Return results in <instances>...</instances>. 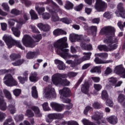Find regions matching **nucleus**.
<instances>
[{"label":"nucleus","mask_w":125,"mask_h":125,"mask_svg":"<svg viewBox=\"0 0 125 125\" xmlns=\"http://www.w3.org/2000/svg\"><path fill=\"white\" fill-rule=\"evenodd\" d=\"M53 46L55 48H57V52L59 55H60L62 58L66 60L69 58H75L74 61L72 60H67L66 61V64L70 65V67H76L77 65L81 64L82 62L86 61V60H89L90 59V56H91V53H83L84 55L82 58L79 59L80 56L77 55H70L69 49L67 48L69 47L68 46V43H67V37H63L57 40L54 42Z\"/></svg>","instance_id":"nucleus-1"},{"label":"nucleus","mask_w":125,"mask_h":125,"mask_svg":"<svg viewBox=\"0 0 125 125\" xmlns=\"http://www.w3.org/2000/svg\"><path fill=\"white\" fill-rule=\"evenodd\" d=\"M115 28L107 26L103 28L100 31L101 35H106L104 41L106 45H99L98 46V49L100 51H111L118 47V42L119 39L117 37H115Z\"/></svg>","instance_id":"nucleus-2"},{"label":"nucleus","mask_w":125,"mask_h":125,"mask_svg":"<svg viewBox=\"0 0 125 125\" xmlns=\"http://www.w3.org/2000/svg\"><path fill=\"white\" fill-rule=\"evenodd\" d=\"M33 38L36 40V41H34L29 35H24L22 40L23 44L26 47H35L37 45L36 42H38L42 40V35H34L33 36Z\"/></svg>","instance_id":"nucleus-3"},{"label":"nucleus","mask_w":125,"mask_h":125,"mask_svg":"<svg viewBox=\"0 0 125 125\" xmlns=\"http://www.w3.org/2000/svg\"><path fill=\"white\" fill-rule=\"evenodd\" d=\"M67 78L66 74L56 73L52 76V82L55 85L62 84V85L68 86L70 84V81L67 79H63Z\"/></svg>","instance_id":"nucleus-4"},{"label":"nucleus","mask_w":125,"mask_h":125,"mask_svg":"<svg viewBox=\"0 0 125 125\" xmlns=\"http://www.w3.org/2000/svg\"><path fill=\"white\" fill-rule=\"evenodd\" d=\"M15 21H16V22H17V28L12 27V31L14 36L19 38V37H20V31H19L18 29H21L22 25H23V24H24L25 22H24V21H23V19L21 18L16 19V21L13 19H10L8 20V21L9 26H14L15 24Z\"/></svg>","instance_id":"nucleus-5"},{"label":"nucleus","mask_w":125,"mask_h":125,"mask_svg":"<svg viewBox=\"0 0 125 125\" xmlns=\"http://www.w3.org/2000/svg\"><path fill=\"white\" fill-rule=\"evenodd\" d=\"M3 40L6 42L8 48H11L12 46L15 45L17 47H19V48H21L22 50L24 49V47L22 46L20 42L13 39L11 36L5 35L3 37Z\"/></svg>","instance_id":"nucleus-6"},{"label":"nucleus","mask_w":125,"mask_h":125,"mask_svg":"<svg viewBox=\"0 0 125 125\" xmlns=\"http://www.w3.org/2000/svg\"><path fill=\"white\" fill-rule=\"evenodd\" d=\"M3 80H6L3 83L7 86H16V85H18V82L10 74L6 75Z\"/></svg>","instance_id":"nucleus-7"},{"label":"nucleus","mask_w":125,"mask_h":125,"mask_svg":"<svg viewBox=\"0 0 125 125\" xmlns=\"http://www.w3.org/2000/svg\"><path fill=\"white\" fill-rule=\"evenodd\" d=\"M44 97L49 99L50 98H56V92L54 88L51 87V86L46 87L43 94Z\"/></svg>","instance_id":"nucleus-8"},{"label":"nucleus","mask_w":125,"mask_h":125,"mask_svg":"<svg viewBox=\"0 0 125 125\" xmlns=\"http://www.w3.org/2000/svg\"><path fill=\"white\" fill-rule=\"evenodd\" d=\"M23 104L26 105L27 109H32V111L34 112L36 117L39 118L42 117V114L41 113V110H40L39 107L37 106H32V104L28 103L27 102H24Z\"/></svg>","instance_id":"nucleus-9"},{"label":"nucleus","mask_w":125,"mask_h":125,"mask_svg":"<svg viewBox=\"0 0 125 125\" xmlns=\"http://www.w3.org/2000/svg\"><path fill=\"white\" fill-rule=\"evenodd\" d=\"M106 7L107 4L105 2L102 1V0H96L95 8L97 11L99 12L103 11Z\"/></svg>","instance_id":"nucleus-10"},{"label":"nucleus","mask_w":125,"mask_h":125,"mask_svg":"<svg viewBox=\"0 0 125 125\" xmlns=\"http://www.w3.org/2000/svg\"><path fill=\"white\" fill-rule=\"evenodd\" d=\"M114 72L118 75H121V78L125 79V69L123 65H117L115 67Z\"/></svg>","instance_id":"nucleus-11"},{"label":"nucleus","mask_w":125,"mask_h":125,"mask_svg":"<svg viewBox=\"0 0 125 125\" xmlns=\"http://www.w3.org/2000/svg\"><path fill=\"white\" fill-rule=\"evenodd\" d=\"M108 81L110 85H112V86H114L115 88L119 87V86H121V85H122V84L123 83V81H119L117 83V82H118V79L115 77H111L109 78Z\"/></svg>","instance_id":"nucleus-12"},{"label":"nucleus","mask_w":125,"mask_h":125,"mask_svg":"<svg viewBox=\"0 0 125 125\" xmlns=\"http://www.w3.org/2000/svg\"><path fill=\"white\" fill-rule=\"evenodd\" d=\"M51 108L57 112H61L64 107L63 104H60L55 102H52L50 103Z\"/></svg>","instance_id":"nucleus-13"},{"label":"nucleus","mask_w":125,"mask_h":125,"mask_svg":"<svg viewBox=\"0 0 125 125\" xmlns=\"http://www.w3.org/2000/svg\"><path fill=\"white\" fill-rule=\"evenodd\" d=\"M90 41V40L88 38L83 40V41L81 42L80 44L81 47H82L83 49H84V50H92V45H91V44H85V42H88Z\"/></svg>","instance_id":"nucleus-14"},{"label":"nucleus","mask_w":125,"mask_h":125,"mask_svg":"<svg viewBox=\"0 0 125 125\" xmlns=\"http://www.w3.org/2000/svg\"><path fill=\"white\" fill-rule=\"evenodd\" d=\"M69 40L71 42H82L84 39H83L82 36L72 33L70 35Z\"/></svg>","instance_id":"nucleus-15"},{"label":"nucleus","mask_w":125,"mask_h":125,"mask_svg":"<svg viewBox=\"0 0 125 125\" xmlns=\"http://www.w3.org/2000/svg\"><path fill=\"white\" fill-rule=\"evenodd\" d=\"M0 110L2 111H5L7 106H6V103L4 101L3 99V97H2V91L0 89Z\"/></svg>","instance_id":"nucleus-16"},{"label":"nucleus","mask_w":125,"mask_h":125,"mask_svg":"<svg viewBox=\"0 0 125 125\" xmlns=\"http://www.w3.org/2000/svg\"><path fill=\"white\" fill-rule=\"evenodd\" d=\"M54 62L56 65H58L57 68L59 70H63L66 69V65L62 61L58 59H56L54 60Z\"/></svg>","instance_id":"nucleus-17"},{"label":"nucleus","mask_w":125,"mask_h":125,"mask_svg":"<svg viewBox=\"0 0 125 125\" xmlns=\"http://www.w3.org/2000/svg\"><path fill=\"white\" fill-rule=\"evenodd\" d=\"M91 118L94 121H99V120L103 118V112L101 111H96L93 114Z\"/></svg>","instance_id":"nucleus-18"},{"label":"nucleus","mask_w":125,"mask_h":125,"mask_svg":"<svg viewBox=\"0 0 125 125\" xmlns=\"http://www.w3.org/2000/svg\"><path fill=\"white\" fill-rule=\"evenodd\" d=\"M50 2L54 6V9L55 10V12H59L60 13L61 12V11H62V10L61 9L59 6L56 3H55L54 1H53L52 0H47L46 2L42 3V4H46L49 3Z\"/></svg>","instance_id":"nucleus-19"},{"label":"nucleus","mask_w":125,"mask_h":125,"mask_svg":"<svg viewBox=\"0 0 125 125\" xmlns=\"http://www.w3.org/2000/svg\"><path fill=\"white\" fill-rule=\"evenodd\" d=\"M40 54H41V53L39 50L35 52H29L26 55V58L27 59H34V58H36Z\"/></svg>","instance_id":"nucleus-20"},{"label":"nucleus","mask_w":125,"mask_h":125,"mask_svg":"<svg viewBox=\"0 0 125 125\" xmlns=\"http://www.w3.org/2000/svg\"><path fill=\"white\" fill-rule=\"evenodd\" d=\"M59 93L61 95V98L62 96H63V97H68L70 93V89L64 87L62 90L59 91Z\"/></svg>","instance_id":"nucleus-21"},{"label":"nucleus","mask_w":125,"mask_h":125,"mask_svg":"<svg viewBox=\"0 0 125 125\" xmlns=\"http://www.w3.org/2000/svg\"><path fill=\"white\" fill-rule=\"evenodd\" d=\"M81 91L83 93L87 94L89 91V84L88 82H85L84 84H82L81 86Z\"/></svg>","instance_id":"nucleus-22"},{"label":"nucleus","mask_w":125,"mask_h":125,"mask_svg":"<svg viewBox=\"0 0 125 125\" xmlns=\"http://www.w3.org/2000/svg\"><path fill=\"white\" fill-rule=\"evenodd\" d=\"M37 27L42 31H43L44 32H47V31L49 30L50 29V27L48 24H43L42 23H38L37 24Z\"/></svg>","instance_id":"nucleus-23"},{"label":"nucleus","mask_w":125,"mask_h":125,"mask_svg":"<svg viewBox=\"0 0 125 125\" xmlns=\"http://www.w3.org/2000/svg\"><path fill=\"white\" fill-rule=\"evenodd\" d=\"M94 62L96 64H107L108 63H112L113 62V60H102L98 58H96L94 60Z\"/></svg>","instance_id":"nucleus-24"},{"label":"nucleus","mask_w":125,"mask_h":125,"mask_svg":"<svg viewBox=\"0 0 125 125\" xmlns=\"http://www.w3.org/2000/svg\"><path fill=\"white\" fill-rule=\"evenodd\" d=\"M107 122L111 125H116L118 123V118L117 116H111L106 119Z\"/></svg>","instance_id":"nucleus-25"},{"label":"nucleus","mask_w":125,"mask_h":125,"mask_svg":"<svg viewBox=\"0 0 125 125\" xmlns=\"http://www.w3.org/2000/svg\"><path fill=\"white\" fill-rule=\"evenodd\" d=\"M53 34L55 37H57L60 35H66L67 32L62 29H57L53 31Z\"/></svg>","instance_id":"nucleus-26"},{"label":"nucleus","mask_w":125,"mask_h":125,"mask_svg":"<svg viewBox=\"0 0 125 125\" xmlns=\"http://www.w3.org/2000/svg\"><path fill=\"white\" fill-rule=\"evenodd\" d=\"M9 109L11 114H15V113H16L15 102L14 100H12L11 104L9 105Z\"/></svg>","instance_id":"nucleus-27"},{"label":"nucleus","mask_w":125,"mask_h":125,"mask_svg":"<svg viewBox=\"0 0 125 125\" xmlns=\"http://www.w3.org/2000/svg\"><path fill=\"white\" fill-rule=\"evenodd\" d=\"M38 73L36 72H31L29 80L30 82H37L38 81Z\"/></svg>","instance_id":"nucleus-28"},{"label":"nucleus","mask_w":125,"mask_h":125,"mask_svg":"<svg viewBox=\"0 0 125 125\" xmlns=\"http://www.w3.org/2000/svg\"><path fill=\"white\" fill-rule=\"evenodd\" d=\"M29 13L32 20H37V19H39V17H38V15L37 14V13H36L34 10L31 9L29 11Z\"/></svg>","instance_id":"nucleus-29"},{"label":"nucleus","mask_w":125,"mask_h":125,"mask_svg":"<svg viewBox=\"0 0 125 125\" xmlns=\"http://www.w3.org/2000/svg\"><path fill=\"white\" fill-rule=\"evenodd\" d=\"M32 96L34 98H38L39 96L38 95V91L37 90V87L36 86L32 87L31 91Z\"/></svg>","instance_id":"nucleus-30"},{"label":"nucleus","mask_w":125,"mask_h":125,"mask_svg":"<svg viewBox=\"0 0 125 125\" xmlns=\"http://www.w3.org/2000/svg\"><path fill=\"white\" fill-rule=\"evenodd\" d=\"M35 9L39 15H42V12L45 11V9L44 7L40 8V7L38 6V4L36 5Z\"/></svg>","instance_id":"nucleus-31"},{"label":"nucleus","mask_w":125,"mask_h":125,"mask_svg":"<svg viewBox=\"0 0 125 125\" xmlns=\"http://www.w3.org/2000/svg\"><path fill=\"white\" fill-rule=\"evenodd\" d=\"M73 7H74V5L72 2L66 1L65 3V5L64 6V8L65 9H67V10H70L71 9H73Z\"/></svg>","instance_id":"nucleus-32"},{"label":"nucleus","mask_w":125,"mask_h":125,"mask_svg":"<svg viewBox=\"0 0 125 125\" xmlns=\"http://www.w3.org/2000/svg\"><path fill=\"white\" fill-rule=\"evenodd\" d=\"M14 120L16 122H21L24 120V115L23 114H17L14 116Z\"/></svg>","instance_id":"nucleus-33"},{"label":"nucleus","mask_w":125,"mask_h":125,"mask_svg":"<svg viewBox=\"0 0 125 125\" xmlns=\"http://www.w3.org/2000/svg\"><path fill=\"white\" fill-rule=\"evenodd\" d=\"M3 125H15L12 118L10 117L6 119L3 123Z\"/></svg>","instance_id":"nucleus-34"},{"label":"nucleus","mask_w":125,"mask_h":125,"mask_svg":"<svg viewBox=\"0 0 125 125\" xmlns=\"http://www.w3.org/2000/svg\"><path fill=\"white\" fill-rule=\"evenodd\" d=\"M91 73H98V74L101 73V68L100 66H96L92 68L90 70Z\"/></svg>","instance_id":"nucleus-35"},{"label":"nucleus","mask_w":125,"mask_h":125,"mask_svg":"<svg viewBox=\"0 0 125 125\" xmlns=\"http://www.w3.org/2000/svg\"><path fill=\"white\" fill-rule=\"evenodd\" d=\"M125 96L123 94H120L119 95L118 97L117 98V101L119 103L122 104L123 102L125 101Z\"/></svg>","instance_id":"nucleus-36"},{"label":"nucleus","mask_w":125,"mask_h":125,"mask_svg":"<svg viewBox=\"0 0 125 125\" xmlns=\"http://www.w3.org/2000/svg\"><path fill=\"white\" fill-rule=\"evenodd\" d=\"M102 98L103 100H107L109 98V95H108V93L106 90H103L102 92Z\"/></svg>","instance_id":"nucleus-37"},{"label":"nucleus","mask_w":125,"mask_h":125,"mask_svg":"<svg viewBox=\"0 0 125 125\" xmlns=\"http://www.w3.org/2000/svg\"><path fill=\"white\" fill-rule=\"evenodd\" d=\"M25 115L28 118H32V117H34L35 116L34 112L30 109L26 110Z\"/></svg>","instance_id":"nucleus-38"},{"label":"nucleus","mask_w":125,"mask_h":125,"mask_svg":"<svg viewBox=\"0 0 125 125\" xmlns=\"http://www.w3.org/2000/svg\"><path fill=\"white\" fill-rule=\"evenodd\" d=\"M117 8L118 9V11H116V12H122L125 10V8H124V5L123 4V3H119L117 5Z\"/></svg>","instance_id":"nucleus-39"},{"label":"nucleus","mask_w":125,"mask_h":125,"mask_svg":"<svg viewBox=\"0 0 125 125\" xmlns=\"http://www.w3.org/2000/svg\"><path fill=\"white\" fill-rule=\"evenodd\" d=\"M3 93L4 94H5L6 98H7L8 99H11V94L9 91L5 89L3 90Z\"/></svg>","instance_id":"nucleus-40"},{"label":"nucleus","mask_w":125,"mask_h":125,"mask_svg":"<svg viewBox=\"0 0 125 125\" xmlns=\"http://www.w3.org/2000/svg\"><path fill=\"white\" fill-rule=\"evenodd\" d=\"M51 20L52 22H57L58 21H60V19L59 18V17H58V15L55 14L52 16Z\"/></svg>","instance_id":"nucleus-41"},{"label":"nucleus","mask_w":125,"mask_h":125,"mask_svg":"<svg viewBox=\"0 0 125 125\" xmlns=\"http://www.w3.org/2000/svg\"><path fill=\"white\" fill-rule=\"evenodd\" d=\"M96 56H99L101 58H108V53H100L95 54Z\"/></svg>","instance_id":"nucleus-42"},{"label":"nucleus","mask_w":125,"mask_h":125,"mask_svg":"<svg viewBox=\"0 0 125 125\" xmlns=\"http://www.w3.org/2000/svg\"><path fill=\"white\" fill-rule=\"evenodd\" d=\"M24 61H25L23 59L20 60L15 62H13L12 65H13V66H20V65H22V64L24 63Z\"/></svg>","instance_id":"nucleus-43"},{"label":"nucleus","mask_w":125,"mask_h":125,"mask_svg":"<svg viewBox=\"0 0 125 125\" xmlns=\"http://www.w3.org/2000/svg\"><path fill=\"white\" fill-rule=\"evenodd\" d=\"M42 107L44 111H50V108L48 106V103L45 102L42 104Z\"/></svg>","instance_id":"nucleus-44"},{"label":"nucleus","mask_w":125,"mask_h":125,"mask_svg":"<svg viewBox=\"0 0 125 125\" xmlns=\"http://www.w3.org/2000/svg\"><path fill=\"white\" fill-rule=\"evenodd\" d=\"M61 21H62V22L63 23H65V24H71V23H72V20L71 19L66 18L61 19Z\"/></svg>","instance_id":"nucleus-45"},{"label":"nucleus","mask_w":125,"mask_h":125,"mask_svg":"<svg viewBox=\"0 0 125 125\" xmlns=\"http://www.w3.org/2000/svg\"><path fill=\"white\" fill-rule=\"evenodd\" d=\"M11 13L14 15L17 16L21 14V12L17 9H13L11 11Z\"/></svg>","instance_id":"nucleus-46"},{"label":"nucleus","mask_w":125,"mask_h":125,"mask_svg":"<svg viewBox=\"0 0 125 125\" xmlns=\"http://www.w3.org/2000/svg\"><path fill=\"white\" fill-rule=\"evenodd\" d=\"M1 6L5 11H7V12H9V6L7 3H2L1 4Z\"/></svg>","instance_id":"nucleus-47"},{"label":"nucleus","mask_w":125,"mask_h":125,"mask_svg":"<svg viewBox=\"0 0 125 125\" xmlns=\"http://www.w3.org/2000/svg\"><path fill=\"white\" fill-rule=\"evenodd\" d=\"M52 115L53 116L54 120V119H57L59 120L60 119H62V118H63V115L61 114L53 113L52 114Z\"/></svg>","instance_id":"nucleus-48"},{"label":"nucleus","mask_w":125,"mask_h":125,"mask_svg":"<svg viewBox=\"0 0 125 125\" xmlns=\"http://www.w3.org/2000/svg\"><path fill=\"white\" fill-rule=\"evenodd\" d=\"M115 14L117 17H122V18H125V10L124 11V12H120V13H119V12H116Z\"/></svg>","instance_id":"nucleus-49"},{"label":"nucleus","mask_w":125,"mask_h":125,"mask_svg":"<svg viewBox=\"0 0 125 125\" xmlns=\"http://www.w3.org/2000/svg\"><path fill=\"white\" fill-rule=\"evenodd\" d=\"M18 80H19L21 83H22V84L23 83H25V82H26V81H28V77H21V76L18 77Z\"/></svg>","instance_id":"nucleus-50"},{"label":"nucleus","mask_w":125,"mask_h":125,"mask_svg":"<svg viewBox=\"0 0 125 125\" xmlns=\"http://www.w3.org/2000/svg\"><path fill=\"white\" fill-rule=\"evenodd\" d=\"M52 120H54L52 114H50L46 118V123H50L52 122Z\"/></svg>","instance_id":"nucleus-51"},{"label":"nucleus","mask_w":125,"mask_h":125,"mask_svg":"<svg viewBox=\"0 0 125 125\" xmlns=\"http://www.w3.org/2000/svg\"><path fill=\"white\" fill-rule=\"evenodd\" d=\"M91 32V34L93 33L94 34H96V32H97V27L95 26H92L89 28V32Z\"/></svg>","instance_id":"nucleus-52"},{"label":"nucleus","mask_w":125,"mask_h":125,"mask_svg":"<svg viewBox=\"0 0 125 125\" xmlns=\"http://www.w3.org/2000/svg\"><path fill=\"white\" fill-rule=\"evenodd\" d=\"M21 56L19 54H12L10 55V58L11 60H15V59H17V58H20Z\"/></svg>","instance_id":"nucleus-53"},{"label":"nucleus","mask_w":125,"mask_h":125,"mask_svg":"<svg viewBox=\"0 0 125 125\" xmlns=\"http://www.w3.org/2000/svg\"><path fill=\"white\" fill-rule=\"evenodd\" d=\"M29 28L32 30V32H33V33H36L37 34H39L40 33L39 30H38L37 27L34 25H30Z\"/></svg>","instance_id":"nucleus-54"},{"label":"nucleus","mask_w":125,"mask_h":125,"mask_svg":"<svg viewBox=\"0 0 125 125\" xmlns=\"http://www.w3.org/2000/svg\"><path fill=\"white\" fill-rule=\"evenodd\" d=\"M112 72V69H111V68H110L109 67H107L104 71V76H108V75H110V74H111Z\"/></svg>","instance_id":"nucleus-55"},{"label":"nucleus","mask_w":125,"mask_h":125,"mask_svg":"<svg viewBox=\"0 0 125 125\" xmlns=\"http://www.w3.org/2000/svg\"><path fill=\"white\" fill-rule=\"evenodd\" d=\"M83 3H81L79 5L75 6L74 7V9L76 11H81V10L83 9Z\"/></svg>","instance_id":"nucleus-56"},{"label":"nucleus","mask_w":125,"mask_h":125,"mask_svg":"<svg viewBox=\"0 0 125 125\" xmlns=\"http://www.w3.org/2000/svg\"><path fill=\"white\" fill-rule=\"evenodd\" d=\"M21 91L20 89H16L13 91V92L16 96H19L20 94H21Z\"/></svg>","instance_id":"nucleus-57"},{"label":"nucleus","mask_w":125,"mask_h":125,"mask_svg":"<svg viewBox=\"0 0 125 125\" xmlns=\"http://www.w3.org/2000/svg\"><path fill=\"white\" fill-rule=\"evenodd\" d=\"M106 100V105H107V106H109V107H113V105H114L113 101L108 99Z\"/></svg>","instance_id":"nucleus-58"},{"label":"nucleus","mask_w":125,"mask_h":125,"mask_svg":"<svg viewBox=\"0 0 125 125\" xmlns=\"http://www.w3.org/2000/svg\"><path fill=\"white\" fill-rule=\"evenodd\" d=\"M77 75H78V73L74 72H68L67 74V76L69 78H74L76 77Z\"/></svg>","instance_id":"nucleus-59"},{"label":"nucleus","mask_w":125,"mask_h":125,"mask_svg":"<svg viewBox=\"0 0 125 125\" xmlns=\"http://www.w3.org/2000/svg\"><path fill=\"white\" fill-rule=\"evenodd\" d=\"M112 16V14L109 12H106L104 14V17L106 18L107 19H110Z\"/></svg>","instance_id":"nucleus-60"},{"label":"nucleus","mask_w":125,"mask_h":125,"mask_svg":"<svg viewBox=\"0 0 125 125\" xmlns=\"http://www.w3.org/2000/svg\"><path fill=\"white\" fill-rule=\"evenodd\" d=\"M6 118V114L0 111V122H2Z\"/></svg>","instance_id":"nucleus-61"},{"label":"nucleus","mask_w":125,"mask_h":125,"mask_svg":"<svg viewBox=\"0 0 125 125\" xmlns=\"http://www.w3.org/2000/svg\"><path fill=\"white\" fill-rule=\"evenodd\" d=\"M43 19H49L50 18V14L48 13H44L42 14Z\"/></svg>","instance_id":"nucleus-62"},{"label":"nucleus","mask_w":125,"mask_h":125,"mask_svg":"<svg viewBox=\"0 0 125 125\" xmlns=\"http://www.w3.org/2000/svg\"><path fill=\"white\" fill-rule=\"evenodd\" d=\"M94 87L96 90L99 91L102 88V86L100 84H94Z\"/></svg>","instance_id":"nucleus-63"},{"label":"nucleus","mask_w":125,"mask_h":125,"mask_svg":"<svg viewBox=\"0 0 125 125\" xmlns=\"http://www.w3.org/2000/svg\"><path fill=\"white\" fill-rule=\"evenodd\" d=\"M68 125H79V124L77 121H71L68 122Z\"/></svg>","instance_id":"nucleus-64"}]
</instances>
